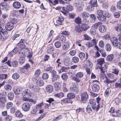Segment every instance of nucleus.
Instances as JSON below:
<instances>
[{"mask_svg": "<svg viewBox=\"0 0 121 121\" xmlns=\"http://www.w3.org/2000/svg\"><path fill=\"white\" fill-rule=\"evenodd\" d=\"M33 104H35L36 103V101H35L33 99H30V101L26 102L23 104L22 105V108L25 112L28 111L30 108L31 105V103Z\"/></svg>", "mask_w": 121, "mask_h": 121, "instance_id": "1", "label": "nucleus"}, {"mask_svg": "<svg viewBox=\"0 0 121 121\" xmlns=\"http://www.w3.org/2000/svg\"><path fill=\"white\" fill-rule=\"evenodd\" d=\"M25 40L24 39H22L18 43L17 46V47L14 48L13 50V52L15 53H17L19 50L20 49H22L25 46Z\"/></svg>", "mask_w": 121, "mask_h": 121, "instance_id": "2", "label": "nucleus"}, {"mask_svg": "<svg viewBox=\"0 0 121 121\" xmlns=\"http://www.w3.org/2000/svg\"><path fill=\"white\" fill-rule=\"evenodd\" d=\"M22 94L23 97V99L24 101H30V99H28V98L31 96L32 93L29 90L27 89L23 91Z\"/></svg>", "mask_w": 121, "mask_h": 121, "instance_id": "3", "label": "nucleus"}, {"mask_svg": "<svg viewBox=\"0 0 121 121\" xmlns=\"http://www.w3.org/2000/svg\"><path fill=\"white\" fill-rule=\"evenodd\" d=\"M103 12L101 10H99L97 11V18L99 20L102 22L105 21L106 19L103 14Z\"/></svg>", "mask_w": 121, "mask_h": 121, "instance_id": "4", "label": "nucleus"}, {"mask_svg": "<svg viewBox=\"0 0 121 121\" xmlns=\"http://www.w3.org/2000/svg\"><path fill=\"white\" fill-rule=\"evenodd\" d=\"M1 33L0 34V40L1 41L5 40L9 36L8 32L5 30H3Z\"/></svg>", "mask_w": 121, "mask_h": 121, "instance_id": "5", "label": "nucleus"}, {"mask_svg": "<svg viewBox=\"0 0 121 121\" xmlns=\"http://www.w3.org/2000/svg\"><path fill=\"white\" fill-rule=\"evenodd\" d=\"M76 77H72L71 75L72 79L73 80L77 82H79L80 81V80L78 78H81L82 77L83 75V73L81 72H79L78 73L76 74Z\"/></svg>", "mask_w": 121, "mask_h": 121, "instance_id": "6", "label": "nucleus"}, {"mask_svg": "<svg viewBox=\"0 0 121 121\" xmlns=\"http://www.w3.org/2000/svg\"><path fill=\"white\" fill-rule=\"evenodd\" d=\"M89 103L91 105L92 109L98 111L99 109L98 106L96 105V100L94 99H91L90 100Z\"/></svg>", "mask_w": 121, "mask_h": 121, "instance_id": "7", "label": "nucleus"}, {"mask_svg": "<svg viewBox=\"0 0 121 121\" xmlns=\"http://www.w3.org/2000/svg\"><path fill=\"white\" fill-rule=\"evenodd\" d=\"M73 9V7L71 6L68 5L66 7H63L62 8L63 10L61 12L65 15H66L67 13H68V11H71Z\"/></svg>", "mask_w": 121, "mask_h": 121, "instance_id": "8", "label": "nucleus"}, {"mask_svg": "<svg viewBox=\"0 0 121 121\" xmlns=\"http://www.w3.org/2000/svg\"><path fill=\"white\" fill-rule=\"evenodd\" d=\"M88 21L87 20L84 21L83 23L81 26L82 31H86L89 28L88 25Z\"/></svg>", "mask_w": 121, "mask_h": 121, "instance_id": "9", "label": "nucleus"}, {"mask_svg": "<svg viewBox=\"0 0 121 121\" xmlns=\"http://www.w3.org/2000/svg\"><path fill=\"white\" fill-rule=\"evenodd\" d=\"M82 98V101L83 103H85L88 98V95L86 92H84L81 95Z\"/></svg>", "mask_w": 121, "mask_h": 121, "instance_id": "10", "label": "nucleus"}, {"mask_svg": "<svg viewBox=\"0 0 121 121\" xmlns=\"http://www.w3.org/2000/svg\"><path fill=\"white\" fill-rule=\"evenodd\" d=\"M14 27L13 25L11 22H8L5 25V28L7 30L10 31L12 30Z\"/></svg>", "mask_w": 121, "mask_h": 121, "instance_id": "11", "label": "nucleus"}, {"mask_svg": "<svg viewBox=\"0 0 121 121\" xmlns=\"http://www.w3.org/2000/svg\"><path fill=\"white\" fill-rule=\"evenodd\" d=\"M7 2H3L0 6V8L5 10H8L9 8V5L7 4Z\"/></svg>", "mask_w": 121, "mask_h": 121, "instance_id": "12", "label": "nucleus"}, {"mask_svg": "<svg viewBox=\"0 0 121 121\" xmlns=\"http://www.w3.org/2000/svg\"><path fill=\"white\" fill-rule=\"evenodd\" d=\"M110 41L112 45L115 47H116L117 43L118 42L117 38L116 37H113L110 39Z\"/></svg>", "mask_w": 121, "mask_h": 121, "instance_id": "13", "label": "nucleus"}, {"mask_svg": "<svg viewBox=\"0 0 121 121\" xmlns=\"http://www.w3.org/2000/svg\"><path fill=\"white\" fill-rule=\"evenodd\" d=\"M29 87L35 91L39 92L40 91V88L38 87L34 86L33 84L29 85Z\"/></svg>", "mask_w": 121, "mask_h": 121, "instance_id": "14", "label": "nucleus"}, {"mask_svg": "<svg viewBox=\"0 0 121 121\" xmlns=\"http://www.w3.org/2000/svg\"><path fill=\"white\" fill-rule=\"evenodd\" d=\"M62 48L64 50L67 51L69 50L70 48L69 43H64L62 44Z\"/></svg>", "mask_w": 121, "mask_h": 121, "instance_id": "15", "label": "nucleus"}, {"mask_svg": "<svg viewBox=\"0 0 121 121\" xmlns=\"http://www.w3.org/2000/svg\"><path fill=\"white\" fill-rule=\"evenodd\" d=\"M92 89L93 92H96L99 90L100 87L98 84H95L93 85Z\"/></svg>", "mask_w": 121, "mask_h": 121, "instance_id": "16", "label": "nucleus"}, {"mask_svg": "<svg viewBox=\"0 0 121 121\" xmlns=\"http://www.w3.org/2000/svg\"><path fill=\"white\" fill-rule=\"evenodd\" d=\"M89 16V14L86 12H83L81 15V16L85 20H86Z\"/></svg>", "mask_w": 121, "mask_h": 121, "instance_id": "17", "label": "nucleus"}, {"mask_svg": "<svg viewBox=\"0 0 121 121\" xmlns=\"http://www.w3.org/2000/svg\"><path fill=\"white\" fill-rule=\"evenodd\" d=\"M99 31L102 33H104L106 31V27L104 25H101L99 26Z\"/></svg>", "mask_w": 121, "mask_h": 121, "instance_id": "18", "label": "nucleus"}, {"mask_svg": "<svg viewBox=\"0 0 121 121\" xmlns=\"http://www.w3.org/2000/svg\"><path fill=\"white\" fill-rule=\"evenodd\" d=\"M96 43V40L95 39H93L90 42H89L86 44L87 46L88 47H90L93 46Z\"/></svg>", "mask_w": 121, "mask_h": 121, "instance_id": "19", "label": "nucleus"}, {"mask_svg": "<svg viewBox=\"0 0 121 121\" xmlns=\"http://www.w3.org/2000/svg\"><path fill=\"white\" fill-rule=\"evenodd\" d=\"M46 91L48 92L51 93L53 91V88L52 86L51 85H48L46 87Z\"/></svg>", "mask_w": 121, "mask_h": 121, "instance_id": "20", "label": "nucleus"}, {"mask_svg": "<svg viewBox=\"0 0 121 121\" xmlns=\"http://www.w3.org/2000/svg\"><path fill=\"white\" fill-rule=\"evenodd\" d=\"M54 50V48L53 45L48 47L47 49V52L48 53L52 54Z\"/></svg>", "mask_w": 121, "mask_h": 121, "instance_id": "21", "label": "nucleus"}, {"mask_svg": "<svg viewBox=\"0 0 121 121\" xmlns=\"http://www.w3.org/2000/svg\"><path fill=\"white\" fill-rule=\"evenodd\" d=\"M13 90L15 94H20L22 91V89L21 88L15 87H14Z\"/></svg>", "mask_w": 121, "mask_h": 121, "instance_id": "22", "label": "nucleus"}, {"mask_svg": "<svg viewBox=\"0 0 121 121\" xmlns=\"http://www.w3.org/2000/svg\"><path fill=\"white\" fill-rule=\"evenodd\" d=\"M89 16L90 22L92 23L95 22L96 19V17L95 15L93 14H91Z\"/></svg>", "mask_w": 121, "mask_h": 121, "instance_id": "23", "label": "nucleus"}, {"mask_svg": "<svg viewBox=\"0 0 121 121\" xmlns=\"http://www.w3.org/2000/svg\"><path fill=\"white\" fill-rule=\"evenodd\" d=\"M13 5L14 8L16 9H19L21 7V5L19 2L15 1L13 3Z\"/></svg>", "mask_w": 121, "mask_h": 121, "instance_id": "24", "label": "nucleus"}, {"mask_svg": "<svg viewBox=\"0 0 121 121\" xmlns=\"http://www.w3.org/2000/svg\"><path fill=\"white\" fill-rule=\"evenodd\" d=\"M115 86L117 88H121V78H120L115 83Z\"/></svg>", "mask_w": 121, "mask_h": 121, "instance_id": "25", "label": "nucleus"}, {"mask_svg": "<svg viewBox=\"0 0 121 121\" xmlns=\"http://www.w3.org/2000/svg\"><path fill=\"white\" fill-rule=\"evenodd\" d=\"M54 84L56 90L58 91L60 89L61 87V85L60 82H55Z\"/></svg>", "mask_w": 121, "mask_h": 121, "instance_id": "26", "label": "nucleus"}, {"mask_svg": "<svg viewBox=\"0 0 121 121\" xmlns=\"http://www.w3.org/2000/svg\"><path fill=\"white\" fill-rule=\"evenodd\" d=\"M117 79H114V80H110L108 79L107 77L106 78V79L104 81V83H107L109 84L112 83L116 81Z\"/></svg>", "mask_w": 121, "mask_h": 121, "instance_id": "27", "label": "nucleus"}, {"mask_svg": "<svg viewBox=\"0 0 121 121\" xmlns=\"http://www.w3.org/2000/svg\"><path fill=\"white\" fill-rule=\"evenodd\" d=\"M22 49L23 50V52H22V55H23V56H26V55H27V54H28V53H29L30 52L28 49L24 48V47Z\"/></svg>", "mask_w": 121, "mask_h": 121, "instance_id": "28", "label": "nucleus"}, {"mask_svg": "<svg viewBox=\"0 0 121 121\" xmlns=\"http://www.w3.org/2000/svg\"><path fill=\"white\" fill-rule=\"evenodd\" d=\"M21 53H19V55L21 57L19 58V63L21 64H23L25 61V58L24 57L25 56H23L22 55H21Z\"/></svg>", "mask_w": 121, "mask_h": 121, "instance_id": "29", "label": "nucleus"}, {"mask_svg": "<svg viewBox=\"0 0 121 121\" xmlns=\"http://www.w3.org/2000/svg\"><path fill=\"white\" fill-rule=\"evenodd\" d=\"M13 106V103L11 102H8L7 103L6 105L5 108L7 109H9Z\"/></svg>", "mask_w": 121, "mask_h": 121, "instance_id": "30", "label": "nucleus"}, {"mask_svg": "<svg viewBox=\"0 0 121 121\" xmlns=\"http://www.w3.org/2000/svg\"><path fill=\"white\" fill-rule=\"evenodd\" d=\"M36 83L37 85L38 86H42L44 84V83L43 81L40 79L37 80Z\"/></svg>", "mask_w": 121, "mask_h": 121, "instance_id": "31", "label": "nucleus"}, {"mask_svg": "<svg viewBox=\"0 0 121 121\" xmlns=\"http://www.w3.org/2000/svg\"><path fill=\"white\" fill-rule=\"evenodd\" d=\"M89 3L91 5L95 7H96L98 6L97 0H90Z\"/></svg>", "mask_w": 121, "mask_h": 121, "instance_id": "32", "label": "nucleus"}, {"mask_svg": "<svg viewBox=\"0 0 121 121\" xmlns=\"http://www.w3.org/2000/svg\"><path fill=\"white\" fill-rule=\"evenodd\" d=\"M78 88L76 86L73 85L72 86L70 89V91L73 92H77L78 91Z\"/></svg>", "mask_w": 121, "mask_h": 121, "instance_id": "33", "label": "nucleus"}, {"mask_svg": "<svg viewBox=\"0 0 121 121\" xmlns=\"http://www.w3.org/2000/svg\"><path fill=\"white\" fill-rule=\"evenodd\" d=\"M8 99L10 100H12L14 98V95L13 93H9L8 95Z\"/></svg>", "mask_w": 121, "mask_h": 121, "instance_id": "34", "label": "nucleus"}, {"mask_svg": "<svg viewBox=\"0 0 121 121\" xmlns=\"http://www.w3.org/2000/svg\"><path fill=\"white\" fill-rule=\"evenodd\" d=\"M114 56L113 54H110L108 55L106 57L107 60L108 61H111L112 60Z\"/></svg>", "mask_w": 121, "mask_h": 121, "instance_id": "35", "label": "nucleus"}, {"mask_svg": "<svg viewBox=\"0 0 121 121\" xmlns=\"http://www.w3.org/2000/svg\"><path fill=\"white\" fill-rule=\"evenodd\" d=\"M115 30L117 32L120 31L121 30V25L118 24L116 25L114 28Z\"/></svg>", "mask_w": 121, "mask_h": 121, "instance_id": "36", "label": "nucleus"}, {"mask_svg": "<svg viewBox=\"0 0 121 121\" xmlns=\"http://www.w3.org/2000/svg\"><path fill=\"white\" fill-rule=\"evenodd\" d=\"M75 30L78 33L81 32L82 31L81 26L78 25L75 26Z\"/></svg>", "mask_w": 121, "mask_h": 121, "instance_id": "37", "label": "nucleus"}, {"mask_svg": "<svg viewBox=\"0 0 121 121\" xmlns=\"http://www.w3.org/2000/svg\"><path fill=\"white\" fill-rule=\"evenodd\" d=\"M97 62L98 64H99L101 66L104 62V58H101L97 60Z\"/></svg>", "mask_w": 121, "mask_h": 121, "instance_id": "38", "label": "nucleus"}, {"mask_svg": "<svg viewBox=\"0 0 121 121\" xmlns=\"http://www.w3.org/2000/svg\"><path fill=\"white\" fill-rule=\"evenodd\" d=\"M105 48L107 51H110L111 50L112 48L111 45L109 43H107L105 45Z\"/></svg>", "mask_w": 121, "mask_h": 121, "instance_id": "39", "label": "nucleus"}, {"mask_svg": "<svg viewBox=\"0 0 121 121\" xmlns=\"http://www.w3.org/2000/svg\"><path fill=\"white\" fill-rule=\"evenodd\" d=\"M71 102V99L67 98H64L62 100V102L64 103H69Z\"/></svg>", "mask_w": 121, "mask_h": 121, "instance_id": "40", "label": "nucleus"}, {"mask_svg": "<svg viewBox=\"0 0 121 121\" xmlns=\"http://www.w3.org/2000/svg\"><path fill=\"white\" fill-rule=\"evenodd\" d=\"M86 65L87 67L89 68H92L93 66L92 63L89 60H88L86 61Z\"/></svg>", "mask_w": 121, "mask_h": 121, "instance_id": "41", "label": "nucleus"}, {"mask_svg": "<svg viewBox=\"0 0 121 121\" xmlns=\"http://www.w3.org/2000/svg\"><path fill=\"white\" fill-rule=\"evenodd\" d=\"M78 56L81 60H83L85 58V54L82 52H80Z\"/></svg>", "mask_w": 121, "mask_h": 121, "instance_id": "42", "label": "nucleus"}, {"mask_svg": "<svg viewBox=\"0 0 121 121\" xmlns=\"http://www.w3.org/2000/svg\"><path fill=\"white\" fill-rule=\"evenodd\" d=\"M16 116L18 117L21 118L23 116V115L21 112L19 111H17L15 113Z\"/></svg>", "mask_w": 121, "mask_h": 121, "instance_id": "43", "label": "nucleus"}, {"mask_svg": "<svg viewBox=\"0 0 121 121\" xmlns=\"http://www.w3.org/2000/svg\"><path fill=\"white\" fill-rule=\"evenodd\" d=\"M75 96L74 94L73 93H69L67 95V98L68 99H71H71L74 98L75 97Z\"/></svg>", "mask_w": 121, "mask_h": 121, "instance_id": "44", "label": "nucleus"}, {"mask_svg": "<svg viewBox=\"0 0 121 121\" xmlns=\"http://www.w3.org/2000/svg\"><path fill=\"white\" fill-rule=\"evenodd\" d=\"M72 60L74 63H76L79 62V59L77 57L74 56L72 58Z\"/></svg>", "mask_w": 121, "mask_h": 121, "instance_id": "45", "label": "nucleus"}, {"mask_svg": "<svg viewBox=\"0 0 121 121\" xmlns=\"http://www.w3.org/2000/svg\"><path fill=\"white\" fill-rule=\"evenodd\" d=\"M119 72V70L117 68H113L112 69V73L115 74L116 75H118V74Z\"/></svg>", "mask_w": 121, "mask_h": 121, "instance_id": "46", "label": "nucleus"}, {"mask_svg": "<svg viewBox=\"0 0 121 121\" xmlns=\"http://www.w3.org/2000/svg\"><path fill=\"white\" fill-rule=\"evenodd\" d=\"M37 109L36 106H33V107L32 109L31 112V113L33 114H35L37 111Z\"/></svg>", "mask_w": 121, "mask_h": 121, "instance_id": "47", "label": "nucleus"}, {"mask_svg": "<svg viewBox=\"0 0 121 121\" xmlns=\"http://www.w3.org/2000/svg\"><path fill=\"white\" fill-rule=\"evenodd\" d=\"M108 77L111 79H115V76L112 73H109L107 74Z\"/></svg>", "mask_w": 121, "mask_h": 121, "instance_id": "48", "label": "nucleus"}, {"mask_svg": "<svg viewBox=\"0 0 121 121\" xmlns=\"http://www.w3.org/2000/svg\"><path fill=\"white\" fill-rule=\"evenodd\" d=\"M62 78L64 81H66L68 78V76L66 73H63L61 76Z\"/></svg>", "mask_w": 121, "mask_h": 121, "instance_id": "49", "label": "nucleus"}, {"mask_svg": "<svg viewBox=\"0 0 121 121\" xmlns=\"http://www.w3.org/2000/svg\"><path fill=\"white\" fill-rule=\"evenodd\" d=\"M54 45L56 48H58L61 47V44L60 42L59 41H57L55 43Z\"/></svg>", "mask_w": 121, "mask_h": 121, "instance_id": "50", "label": "nucleus"}, {"mask_svg": "<svg viewBox=\"0 0 121 121\" xmlns=\"http://www.w3.org/2000/svg\"><path fill=\"white\" fill-rule=\"evenodd\" d=\"M67 68L65 67H62V68L59 70V73H61L63 72H66V70L68 69Z\"/></svg>", "mask_w": 121, "mask_h": 121, "instance_id": "51", "label": "nucleus"}, {"mask_svg": "<svg viewBox=\"0 0 121 121\" xmlns=\"http://www.w3.org/2000/svg\"><path fill=\"white\" fill-rule=\"evenodd\" d=\"M59 39L62 42H64L65 41V38L63 35H60L58 37Z\"/></svg>", "mask_w": 121, "mask_h": 121, "instance_id": "52", "label": "nucleus"}, {"mask_svg": "<svg viewBox=\"0 0 121 121\" xmlns=\"http://www.w3.org/2000/svg\"><path fill=\"white\" fill-rule=\"evenodd\" d=\"M54 96L55 97L61 98L64 96V94L62 92L60 93L54 95Z\"/></svg>", "mask_w": 121, "mask_h": 121, "instance_id": "53", "label": "nucleus"}, {"mask_svg": "<svg viewBox=\"0 0 121 121\" xmlns=\"http://www.w3.org/2000/svg\"><path fill=\"white\" fill-rule=\"evenodd\" d=\"M12 77L14 79H17L19 78V76L18 73H15L12 75Z\"/></svg>", "mask_w": 121, "mask_h": 121, "instance_id": "54", "label": "nucleus"}, {"mask_svg": "<svg viewBox=\"0 0 121 121\" xmlns=\"http://www.w3.org/2000/svg\"><path fill=\"white\" fill-rule=\"evenodd\" d=\"M4 88L5 90L7 91H9L12 89L11 86L9 85H7L4 86Z\"/></svg>", "mask_w": 121, "mask_h": 121, "instance_id": "55", "label": "nucleus"}, {"mask_svg": "<svg viewBox=\"0 0 121 121\" xmlns=\"http://www.w3.org/2000/svg\"><path fill=\"white\" fill-rule=\"evenodd\" d=\"M7 76V75L6 74L0 73V80L6 79Z\"/></svg>", "mask_w": 121, "mask_h": 121, "instance_id": "56", "label": "nucleus"}, {"mask_svg": "<svg viewBox=\"0 0 121 121\" xmlns=\"http://www.w3.org/2000/svg\"><path fill=\"white\" fill-rule=\"evenodd\" d=\"M52 82H54L57 81L58 78H59L60 76L58 75L52 76Z\"/></svg>", "mask_w": 121, "mask_h": 121, "instance_id": "57", "label": "nucleus"}, {"mask_svg": "<svg viewBox=\"0 0 121 121\" xmlns=\"http://www.w3.org/2000/svg\"><path fill=\"white\" fill-rule=\"evenodd\" d=\"M75 22L78 24H80L81 23V18L78 17L76 18L75 20Z\"/></svg>", "mask_w": 121, "mask_h": 121, "instance_id": "58", "label": "nucleus"}, {"mask_svg": "<svg viewBox=\"0 0 121 121\" xmlns=\"http://www.w3.org/2000/svg\"><path fill=\"white\" fill-rule=\"evenodd\" d=\"M102 24V22H97L95 23L93 25V27L96 29H97L98 26L100 25H101Z\"/></svg>", "mask_w": 121, "mask_h": 121, "instance_id": "59", "label": "nucleus"}, {"mask_svg": "<svg viewBox=\"0 0 121 121\" xmlns=\"http://www.w3.org/2000/svg\"><path fill=\"white\" fill-rule=\"evenodd\" d=\"M83 5H80V4H79L78 6L77 7V10L79 12H81L82 11L83 9L82 7Z\"/></svg>", "mask_w": 121, "mask_h": 121, "instance_id": "60", "label": "nucleus"}, {"mask_svg": "<svg viewBox=\"0 0 121 121\" xmlns=\"http://www.w3.org/2000/svg\"><path fill=\"white\" fill-rule=\"evenodd\" d=\"M10 113L12 114H14L16 111L17 108L15 107L14 106L12 107L10 109Z\"/></svg>", "mask_w": 121, "mask_h": 121, "instance_id": "61", "label": "nucleus"}, {"mask_svg": "<svg viewBox=\"0 0 121 121\" xmlns=\"http://www.w3.org/2000/svg\"><path fill=\"white\" fill-rule=\"evenodd\" d=\"M49 75L48 74L46 73H43L42 76V78L44 79H47Z\"/></svg>", "mask_w": 121, "mask_h": 121, "instance_id": "62", "label": "nucleus"}, {"mask_svg": "<svg viewBox=\"0 0 121 121\" xmlns=\"http://www.w3.org/2000/svg\"><path fill=\"white\" fill-rule=\"evenodd\" d=\"M86 112L89 113L92 112V110L91 107L90 105H88L86 109Z\"/></svg>", "mask_w": 121, "mask_h": 121, "instance_id": "63", "label": "nucleus"}, {"mask_svg": "<svg viewBox=\"0 0 121 121\" xmlns=\"http://www.w3.org/2000/svg\"><path fill=\"white\" fill-rule=\"evenodd\" d=\"M12 117L9 115H8L6 117L5 119L6 121H11L12 119Z\"/></svg>", "mask_w": 121, "mask_h": 121, "instance_id": "64", "label": "nucleus"}]
</instances>
